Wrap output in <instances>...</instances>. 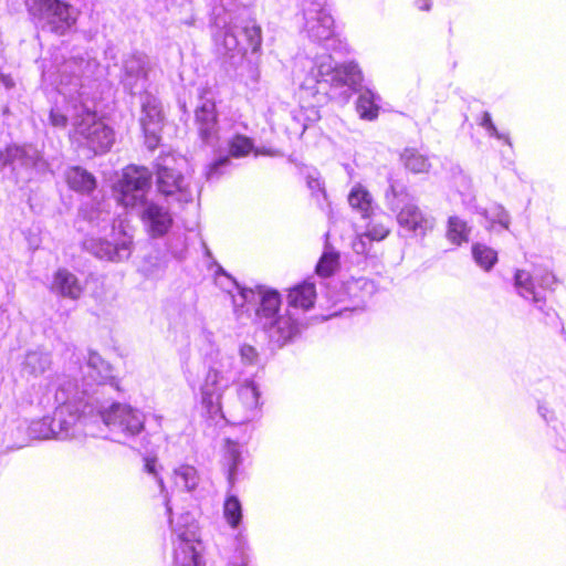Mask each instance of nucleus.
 Masks as SVG:
<instances>
[{
	"label": "nucleus",
	"mask_w": 566,
	"mask_h": 566,
	"mask_svg": "<svg viewBox=\"0 0 566 566\" xmlns=\"http://www.w3.org/2000/svg\"><path fill=\"white\" fill-rule=\"evenodd\" d=\"M98 63L92 59H77L64 64L59 84L63 106L56 105L50 112V123L57 128L71 122L72 137L94 153H104L114 142V133L97 118L90 97L88 82L98 71Z\"/></svg>",
	"instance_id": "obj_1"
},
{
	"label": "nucleus",
	"mask_w": 566,
	"mask_h": 566,
	"mask_svg": "<svg viewBox=\"0 0 566 566\" xmlns=\"http://www.w3.org/2000/svg\"><path fill=\"white\" fill-rule=\"evenodd\" d=\"M72 384L66 378L57 381L44 379L38 385V402L43 407L55 405L52 419L43 417L25 423L28 437L35 440H80L93 432L84 429L85 417L77 406L82 403L78 392H71Z\"/></svg>",
	"instance_id": "obj_2"
},
{
	"label": "nucleus",
	"mask_w": 566,
	"mask_h": 566,
	"mask_svg": "<svg viewBox=\"0 0 566 566\" xmlns=\"http://www.w3.org/2000/svg\"><path fill=\"white\" fill-rule=\"evenodd\" d=\"M301 91L323 103L328 96L347 95L363 80L358 65L354 62L338 65L331 53L305 57L296 72Z\"/></svg>",
	"instance_id": "obj_3"
},
{
	"label": "nucleus",
	"mask_w": 566,
	"mask_h": 566,
	"mask_svg": "<svg viewBox=\"0 0 566 566\" xmlns=\"http://www.w3.org/2000/svg\"><path fill=\"white\" fill-rule=\"evenodd\" d=\"M224 279L238 291L237 295H232L234 307L258 304L256 322L272 343L282 346L300 332L298 318L295 314L290 308L281 312V297L276 290L262 285L255 289L240 287L230 276L224 275Z\"/></svg>",
	"instance_id": "obj_4"
},
{
	"label": "nucleus",
	"mask_w": 566,
	"mask_h": 566,
	"mask_svg": "<svg viewBox=\"0 0 566 566\" xmlns=\"http://www.w3.org/2000/svg\"><path fill=\"white\" fill-rule=\"evenodd\" d=\"M212 14L214 24L224 30L222 39L218 40L224 54L233 57L260 51L261 27L251 18L245 0H214Z\"/></svg>",
	"instance_id": "obj_5"
},
{
	"label": "nucleus",
	"mask_w": 566,
	"mask_h": 566,
	"mask_svg": "<svg viewBox=\"0 0 566 566\" xmlns=\"http://www.w3.org/2000/svg\"><path fill=\"white\" fill-rule=\"evenodd\" d=\"M150 188L151 172L148 168L130 165L123 170L114 190L124 208L140 213L153 237H161L171 227L172 218L166 207L147 200Z\"/></svg>",
	"instance_id": "obj_6"
},
{
	"label": "nucleus",
	"mask_w": 566,
	"mask_h": 566,
	"mask_svg": "<svg viewBox=\"0 0 566 566\" xmlns=\"http://www.w3.org/2000/svg\"><path fill=\"white\" fill-rule=\"evenodd\" d=\"M82 412L85 417V430L95 434L90 423L91 418L96 415L113 434V440L118 442H125V440L136 437L144 430L145 426L143 412L126 403L116 402L106 407L104 400H96V405L87 400L83 405Z\"/></svg>",
	"instance_id": "obj_7"
},
{
	"label": "nucleus",
	"mask_w": 566,
	"mask_h": 566,
	"mask_svg": "<svg viewBox=\"0 0 566 566\" xmlns=\"http://www.w3.org/2000/svg\"><path fill=\"white\" fill-rule=\"evenodd\" d=\"M233 358L217 352L209 360L208 371L200 386V402L212 420L227 419L222 398L226 390L235 380Z\"/></svg>",
	"instance_id": "obj_8"
},
{
	"label": "nucleus",
	"mask_w": 566,
	"mask_h": 566,
	"mask_svg": "<svg viewBox=\"0 0 566 566\" xmlns=\"http://www.w3.org/2000/svg\"><path fill=\"white\" fill-rule=\"evenodd\" d=\"M385 198L389 209L396 212L399 227L412 237L423 238L433 230L434 218L417 206L402 184L390 180Z\"/></svg>",
	"instance_id": "obj_9"
},
{
	"label": "nucleus",
	"mask_w": 566,
	"mask_h": 566,
	"mask_svg": "<svg viewBox=\"0 0 566 566\" xmlns=\"http://www.w3.org/2000/svg\"><path fill=\"white\" fill-rule=\"evenodd\" d=\"M80 373L82 374V387L80 388L76 378L72 374L57 375L52 381H57L61 378H66L72 384L71 392L74 395L78 392L77 397L82 398V403L77 406L83 409V405L91 400L96 405L97 401H103L104 389L107 384L113 385L112 367L106 363L97 353H88L85 365L80 366ZM70 373H73L72 367L69 368Z\"/></svg>",
	"instance_id": "obj_10"
},
{
	"label": "nucleus",
	"mask_w": 566,
	"mask_h": 566,
	"mask_svg": "<svg viewBox=\"0 0 566 566\" xmlns=\"http://www.w3.org/2000/svg\"><path fill=\"white\" fill-rule=\"evenodd\" d=\"M304 30L308 39L329 52L346 51V43L335 32L327 0H304Z\"/></svg>",
	"instance_id": "obj_11"
},
{
	"label": "nucleus",
	"mask_w": 566,
	"mask_h": 566,
	"mask_svg": "<svg viewBox=\"0 0 566 566\" xmlns=\"http://www.w3.org/2000/svg\"><path fill=\"white\" fill-rule=\"evenodd\" d=\"M9 166L18 185L36 180L49 170V164L33 145H12L0 150V171Z\"/></svg>",
	"instance_id": "obj_12"
},
{
	"label": "nucleus",
	"mask_w": 566,
	"mask_h": 566,
	"mask_svg": "<svg viewBox=\"0 0 566 566\" xmlns=\"http://www.w3.org/2000/svg\"><path fill=\"white\" fill-rule=\"evenodd\" d=\"M187 161L184 157L165 156L157 164L158 191L177 201L189 202L193 199L197 188L191 185L189 177L182 174Z\"/></svg>",
	"instance_id": "obj_13"
},
{
	"label": "nucleus",
	"mask_w": 566,
	"mask_h": 566,
	"mask_svg": "<svg viewBox=\"0 0 566 566\" xmlns=\"http://www.w3.org/2000/svg\"><path fill=\"white\" fill-rule=\"evenodd\" d=\"M557 283L555 274L544 268H536L534 273L516 270L514 274V289L516 293L525 301L532 303L545 316H549L553 311L546 306V297L543 291H553Z\"/></svg>",
	"instance_id": "obj_14"
},
{
	"label": "nucleus",
	"mask_w": 566,
	"mask_h": 566,
	"mask_svg": "<svg viewBox=\"0 0 566 566\" xmlns=\"http://www.w3.org/2000/svg\"><path fill=\"white\" fill-rule=\"evenodd\" d=\"M29 11L39 18L43 29L57 34H66L76 23L77 11L61 0H25Z\"/></svg>",
	"instance_id": "obj_15"
},
{
	"label": "nucleus",
	"mask_w": 566,
	"mask_h": 566,
	"mask_svg": "<svg viewBox=\"0 0 566 566\" xmlns=\"http://www.w3.org/2000/svg\"><path fill=\"white\" fill-rule=\"evenodd\" d=\"M174 535V558L178 566H201L198 526L189 513L170 520Z\"/></svg>",
	"instance_id": "obj_16"
},
{
	"label": "nucleus",
	"mask_w": 566,
	"mask_h": 566,
	"mask_svg": "<svg viewBox=\"0 0 566 566\" xmlns=\"http://www.w3.org/2000/svg\"><path fill=\"white\" fill-rule=\"evenodd\" d=\"M111 240L107 238L88 237L84 248L101 260L120 262L127 260L133 252V235L122 226H112Z\"/></svg>",
	"instance_id": "obj_17"
},
{
	"label": "nucleus",
	"mask_w": 566,
	"mask_h": 566,
	"mask_svg": "<svg viewBox=\"0 0 566 566\" xmlns=\"http://www.w3.org/2000/svg\"><path fill=\"white\" fill-rule=\"evenodd\" d=\"M238 400L226 413L231 421L247 423L258 419L261 415V392L258 384L252 379L240 382L237 389Z\"/></svg>",
	"instance_id": "obj_18"
},
{
	"label": "nucleus",
	"mask_w": 566,
	"mask_h": 566,
	"mask_svg": "<svg viewBox=\"0 0 566 566\" xmlns=\"http://www.w3.org/2000/svg\"><path fill=\"white\" fill-rule=\"evenodd\" d=\"M163 120L160 102L155 96L146 95L142 103L140 125L145 135V144L150 150H154L159 144Z\"/></svg>",
	"instance_id": "obj_19"
},
{
	"label": "nucleus",
	"mask_w": 566,
	"mask_h": 566,
	"mask_svg": "<svg viewBox=\"0 0 566 566\" xmlns=\"http://www.w3.org/2000/svg\"><path fill=\"white\" fill-rule=\"evenodd\" d=\"M149 72V59L143 53H133L123 62L122 82L133 94L146 86Z\"/></svg>",
	"instance_id": "obj_20"
},
{
	"label": "nucleus",
	"mask_w": 566,
	"mask_h": 566,
	"mask_svg": "<svg viewBox=\"0 0 566 566\" xmlns=\"http://www.w3.org/2000/svg\"><path fill=\"white\" fill-rule=\"evenodd\" d=\"M196 125L200 138L206 144H212L218 133L216 104L206 95L200 96L199 105L196 108Z\"/></svg>",
	"instance_id": "obj_21"
},
{
	"label": "nucleus",
	"mask_w": 566,
	"mask_h": 566,
	"mask_svg": "<svg viewBox=\"0 0 566 566\" xmlns=\"http://www.w3.org/2000/svg\"><path fill=\"white\" fill-rule=\"evenodd\" d=\"M84 289V283L65 268H60L54 272L50 285L52 293L74 301L82 296Z\"/></svg>",
	"instance_id": "obj_22"
},
{
	"label": "nucleus",
	"mask_w": 566,
	"mask_h": 566,
	"mask_svg": "<svg viewBox=\"0 0 566 566\" xmlns=\"http://www.w3.org/2000/svg\"><path fill=\"white\" fill-rule=\"evenodd\" d=\"M243 463L242 446L230 439L226 440L222 465L227 471L228 482L231 486L234 485L240 474V467Z\"/></svg>",
	"instance_id": "obj_23"
},
{
	"label": "nucleus",
	"mask_w": 566,
	"mask_h": 566,
	"mask_svg": "<svg viewBox=\"0 0 566 566\" xmlns=\"http://www.w3.org/2000/svg\"><path fill=\"white\" fill-rule=\"evenodd\" d=\"M316 298V290L314 283L304 281L290 290L287 295L289 307L293 310L307 311L313 307Z\"/></svg>",
	"instance_id": "obj_24"
},
{
	"label": "nucleus",
	"mask_w": 566,
	"mask_h": 566,
	"mask_svg": "<svg viewBox=\"0 0 566 566\" xmlns=\"http://www.w3.org/2000/svg\"><path fill=\"white\" fill-rule=\"evenodd\" d=\"M344 289L355 307H361L376 292V285L366 277L352 279L344 284Z\"/></svg>",
	"instance_id": "obj_25"
},
{
	"label": "nucleus",
	"mask_w": 566,
	"mask_h": 566,
	"mask_svg": "<svg viewBox=\"0 0 566 566\" xmlns=\"http://www.w3.org/2000/svg\"><path fill=\"white\" fill-rule=\"evenodd\" d=\"M198 470L190 464H180L176 467L171 474L174 486L180 491L192 492L200 483Z\"/></svg>",
	"instance_id": "obj_26"
},
{
	"label": "nucleus",
	"mask_w": 566,
	"mask_h": 566,
	"mask_svg": "<svg viewBox=\"0 0 566 566\" xmlns=\"http://www.w3.org/2000/svg\"><path fill=\"white\" fill-rule=\"evenodd\" d=\"M51 364L50 354L41 350H31L24 357L22 371L29 376L39 377L50 369Z\"/></svg>",
	"instance_id": "obj_27"
},
{
	"label": "nucleus",
	"mask_w": 566,
	"mask_h": 566,
	"mask_svg": "<svg viewBox=\"0 0 566 566\" xmlns=\"http://www.w3.org/2000/svg\"><path fill=\"white\" fill-rule=\"evenodd\" d=\"M380 97L369 88L363 90L358 96L356 108L363 119L373 120L378 116Z\"/></svg>",
	"instance_id": "obj_28"
},
{
	"label": "nucleus",
	"mask_w": 566,
	"mask_h": 566,
	"mask_svg": "<svg viewBox=\"0 0 566 566\" xmlns=\"http://www.w3.org/2000/svg\"><path fill=\"white\" fill-rule=\"evenodd\" d=\"M66 181L72 189L81 192H90L95 188L94 177L80 167H71L66 171Z\"/></svg>",
	"instance_id": "obj_29"
},
{
	"label": "nucleus",
	"mask_w": 566,
	"mask_h": 566,
	"mask_svg": "<svg viewBox=\"0 0 566 566\" xmlns=\"http://www.w3.org/2000/svg\"><path fill=\"white\" fill-rule=\"evenodd\" d=\"M348 203L353 209L359 211L364 218L369 217L373 211V198L360 185L352 188L348 195Z\"/></svg>",
	"instance_id": "obj_30"
},
{
	"label": "nucleus",
	"mask_w": 566,
	"mask_h": 566,
	"mask_svg": "<svg viewBox=\"0 0 566 566\" xmlns=\"http://www.w3.org/2000/svg\"><path fill=\"white\" fill-rule=\"evenodd\" d=\"M401 160L405 167L413 174L428 172L431 167L429 158L416 148L405 149Z\"/></svg>",
	"instance_id": "obj_31"
},
{
	"label": "nucleus",
	"mask_w": 566,
	"mask_h": 566,
	"mask_svg": "<svg viewBox=\"0 0 566 566\" xmlns=\"http://www.w3.org/2000/svg\"><path fill=\"white\" fill-rule=\"evenodd\" d=\"M339 266V254L329 245L325 250L316 265V273L322 277L331 276Z\"/></svg>",
	"instance_id": "obj_32"
},
{
	"label": "nucleus",
	"mask_w": 566,
	"mask_h": 566,
	"mask_svg": "<svg viewBox=\"0 0 566 566\" xmlns=\"http://www.w3.org/2000/svg\"><path fill=\"white\" fill-rule=\"evenodd\" d=\"M470 228L458 217H450L448 221L447 238L453 244L460 245L469 240Z\"/></svg>",
	"instance_id": "obj_33"
},
{
	"label": "nucleus",
	"mask_w": 566,
	"mask_h": 566,
	"mask_svg": "<svg viewBox=\"0 0 566 566\" xmlns=\"http://www.w3.org/2000/svg\"><path fill=\"white\" fill-rule=\"evenodd\" d=\"M472 255L478 265L485 271H490L497 261V252L481 243L472 247Z\"/></svg>",
	"instance_id": "obj_34"
},
{
	"label": "nucleus",
	"mask_w": 566,
	"mask_h": 566,
	"mask_svg": "<svg viewBox=\"0 0 566 566\" xmlns=\"http://www.w3.org/2000/svg\"><path fill=\"white\" fill-rule=\"evenodd\" d=\"M223 516L231 528H238L242 521V505L235 495H228L223 504Z\"/></svg>",
	"instance_id": "obj_35"
},
{
	"label": "nucleus",
	"mask_w": 566,
	"mask_h": 566,
	"mask_svg": "<svg viewBox=\"0 0 566 566\" xmlns=\"http://www.w3.org/2000/svg\"><path fill=\"white\" fill-rule=\"evenodd\" d=\"M480 213L490 223V227H493L494 223H499L504 229H509L510 216L502 206L494 205L490 209H482Z\"/></svg>",
	"instance_id": "obj_36"
},
{
	"label": "nucleus",
	"mask_w": 566,
	"mask_h": 566,
	"mask_svg": "<svg viewBox=\"0 0 566 566\" xmlns=\"http://www.w3.org/2000/svg\"><path fill=\"white\" fill-rule=\"evenodd\" d=\"M252 142L242 135H235L229 140V153L232 157L239 158L252 150Z\"/></svg>",
	"instance_id": "obj_37"
},
{
	"label": "nucleus",
	"mask_w": 566,
	"mask_h": 566,
	"mask_svg": "<svg viewBox=\"0 0 566 566\" xmlns=\"http://www.w3.org/2000/svg\"><path fill=\"white\" fill-rule=\"evenodd\" d=\"M145 468H146V471L148 473L153 474L157 479L159 488H160V492H161V494H164V504L166 506V513L169 516V521L174 520L172 518V507H171V504H170V499L167 495L164 481H163V479L157 476V460L156 459H147Z\"/></svg>",
	"instance_id": "obj_38"
},
{
	"label": "nucleus",
	"mask_w": 566,
	"mask_h": 566,
	"mask_svg": "<svg viewBox=\"0 0 566 566\" xmlns=\"http://www.w3.org/2000/svg\"><path fill=\"white\" fill-rule=\"evenodd\" d=\"M238 76L244 85L254 86L260 77L259 67L255 63L248 61L245 65L241 66Z\"/></svg>",
	"instance_id": "obj_39"
},
{
	"label": "nucleus",
	"mask_w": 566,
	"mask_h": 566,
	"mask_svg": "<svg viewBox=\"0 0 566 566\" xmlns=\"http://www.w3.org/2000/svg\"><path fill=\"white\" fill-rule=\"evenodd\" d=\"M230 166L229 157H220L212 164H210L206 169V178L207 180L218 179Z\"/></svg>",
	"instance_id": "obj_40"
},
{
	"label": "nucleus",
	"mask_w": 566,
	"mask_h": 566,
	"mask_svg": "<svg viewBox=\"0 0 566 566\" xmlns=\"http://www.w3.org/2000/svg\"><path fill=\"white\" fill-rule=\"evenodd\" d=\"M389 233V229L380 222L371 220L367 224L366 232L364 233L367 239L380 241L385 239Z\"/></svg>",
	"instance_id": "obj_41"
},
{
	"label": "nucleus",
	"mask_w": 566,
	"mask_h": 566,
	"mask_svg": "<svg viewBox=\"0 0 566 566\" xmlns=\"http://www.w3.org/2000/svg\"><path fill=\"white\" fill-rule=\"evenodd\" d=\"M306 184H307L308 189L312 191V193L314 196L322 195L323 197H325L324 185L317 174L308 175L306 177Z\"/></svg>",
	"instance_id": "obj_42"
},
{
	"label": "nucleus",
	"mask_w": 566,
	"mask_h": 566,
	"mask_svg": "<svg viewBox=\"0 0 566 566\" xmlns=\"http://www.w3.org/2000/svg\"><path fill=\"white\" fill-rule=\"evenodd\" d=\"M241 359L247 364H252L258 357L256 350L250 345H243L240 348Z\"/></svg>",
	"instance_id": "obj_43"
},
{
	"label": "nucleus",
	"mask_w": 566,
	"mask_h": 566,
	"mask_svg": "<svg viewBox=\"0 0 566 566\" xmlns=\"http://www.w3.org/2000/svg\"><path fill=\"white\" fill-rule=\"evenodd\" d=\"M485 132L486 134L490 136V137H494L496 139H500V140H503L505 144H507L509 146H512V143H511V139H510V136L507 134H504V133H500L496 128V126L494 124L490 125L489 127L485 128Z\"/></svg>",
	"instance_id": "obj_44"
},
{
	"label": "nucleus",
	"mask_w": 566,
	"mask_h": 566,
	"mask_svg": "<svg viewBox=\"0 0 566 566\" xmlns=\"http://www.w3.org/2000/svg\"><path fill=\"white\" fill-rule=\"evenodd\" d=\"M88 219H90L91 222H95L96 221L97 224H99L98 223L99 219H101L102 222L107 223V224L112 220L111 216H109V212H104V211L98 212V214L96 217L91 216V217H88Z\"/></svg>",
	"instance_id": "obj_45"
},
{
	"label": "nucleus",
	"mask_w": 566,
	"mask_h": 566,
	"mask_svg": "<svg viewBox=\"0 0 566 566\" xmlns=\"http://www.w3.org/2000/svg\"><path fill=\"white\" fill-rule=\"evenodd\" d=\"M494 124L489 112H483L479 118V125L484 129L490 125Z\"/></svg>",
	"instance_id": "obj_46"
},
{
	"label": "nucleus",
	"mask_w": 566,
	"mask_h": 566,
	"mask_svg": "<svg viewBox=\"0 0 566 566\" xmlns=\"http://www.w3.org/2000/svg\"><path fill=\"white\" fill-rule=\"evenodd\" d=\"M0 81L3 84V86L8 90L14 87L15 85L14 80L10 75L4 73H0Z\"/></svg>",
	"instance_id": "obj_47"
},
{
	"label": "nucleus",
	"mask_w": 566,
	"mask_h": 566,
	"mask_svg": "<svg viewBox=\"0 0 566 566\" xmlns=\"http://www.w3.org/2000/svg\"><path fill=\"white\" fill-rule=\"evenodd\" d=\"M365 234L360 235L353 244L354 247V250L357 252V253H364L365 252Z\"/></svg>",
	"instance_id": "obj_48"
},
{
	"label": "nucleus",
	"mask_w": 566,
	"mask_h": 566,
	"mask_svg": "<svg viewBox=\"0 0 566 566\" xmlns=\"http://www.w3.org/2000/svg\"><path fill=\"white\" fill-rule=\"evenodd\" d=\"M417 6L420 10L429 11L431 9V0H418Z\"/></svg>",
	"instance_id": "obj_49"
},
{
	"label": "nucleus",
	"mask_w": 566,
	"mask_h": 566,
	"mask_svg": "<svg viewBox=\"0 0 566 566\" xmlns=\"http://www.w3.org/2000/svg\"><path fill=\"white\" fill-rule=\"evenodd\" d=\"M538 411L541 413V416L545 419V420H548V412L549 410L544 407V406H538Z\"/></svg>",
	"instance_id": "obj_50"
},
{
	"label": "nucleus",
	"mask_w": 566,
	"mask_h": 566,
	"mask_svg": "<svg viewBox=\"0 0 566 566\" xmlns=\"http://www.w3.org/2000/svg\"><path fill=\"white\" fill-rule=\"evenodd\" d=\"M230 566H248L245 557H241L239 562H232Z\"/></svg>",
	"instance_id": "obj_51"
},
{
	"label": "nucleus",
	"mask_w": 566,
	"mask_h": 566,
	"mask_svg": "<svg viewBox=\"0 0 566 566\" xmlns=\"http://www.w3.org/2000/svg\"><path fill=\"white\" fill-rule=\"evenodd\" d=\"M151 419H153L154 421H156V423H157L159 427L161 426V422H163V417H161V416H159V415H153V416H151Z\"/></svg>",
	"instance_id": "obj_52"
}]
</instances>
